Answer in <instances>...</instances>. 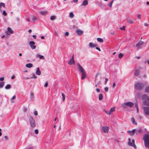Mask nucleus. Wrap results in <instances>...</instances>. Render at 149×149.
I'll use <instances>...</instances> for the list:
<instances>
[{
    "label": "nucleus",
    "mask_w": 149,
    "mask_h": 149,
    "mask_svg": "<svg viewBox=\"0 0 149 149\" xmlns=\"http://www.w3.org/2000/svg\"><path fill=\"white\" fill-rule=\"evenodd\" d=\"M143 139L145 147L149 149V134H145L143 136Z\"/></svg>",
    "instance_id": "f257e3e1"
},
{
    "label": "nucleus",
    "mask_w": 149,
    "mask_h": 149,
    "mask_svg": "<svg viewBox=\"0 0 149 149\" xmlns=\"http://www.w3.org/2000/svg\"><path fill=\"white\" fill-rule=\"evenodd\" d=\"M142 99L144 104L149 106V97L146 94H144L142 96Z\"/></svg>",
    "instance_id": "f03ea898"
},
{
    "label": "nucleus",
    "mask_w": 149,
    "mask_h": 149,
    "mask_svg": "<svg viewBox=\"0 0 149 149\" xmlns=\"http://www.w3.org/2000/svg\"><path fill=\"white\" fill-rule=\"evenodd\" d=\"M134 104L130 102H124L121 104V106L124 108H127L128 107L131 108L134 105Z\"/></svg>",
    "instance_id": "7ed1b4c3"
},
{
    "label": "nucleus",
    "mask_w": 149,
    "mask_h": 149,
    "mask_svg": "<svg viewBox=\"0 0 149 149\" xmlns=\"http://www.w3.org/2000/svg\"><path fill=\"white\" fill-rule=\"evenodd\" d=\"M29 118V123L31 127L33 128L35 127L36 125L35 120L31 116H30Z\"/></svg>",
    "instance_id": "20e7f679"
},
{
    "label": "nucleus",
    "mask_w": 149,
    "mask_h": 149,
    "mask_svg": "<svg viewBox=\"0 0 149 149\" xmlns=\"http://www.w3.org/2000/svg\"><path fill=\"white\" fill-rule=\"evenodd\" d=\"M134 86L136 89L141 90L143 86L139 82H136Z\"/></svg>",
    "instance_id": "39448f33"
},
{
    "label": "nucleus",
    "mask_w": 149,
    "mask_h": 149,
    "mask_svg": "<svg viewBox=\"0 0 149 149\" xmlns=\"http://www.w3.org/2000/svg\"><path fill=\"white\" fill-rule=\"evenodd\" d=\"M128 141L129 142L128 143V145L130 146H131L133 147L134 148L136 149V147L135 144L134 140L132 139V140L131 143V139H128Z\"/></svg>",
    "instance_id": "423d86ee"
},
{
    "label": "nucleus",
    "mask_w": 149,
    "mask_h": 149,
    "mask_svg": "<svg viewBox=\"0 0 149 149\" xmlns=\"http://www.w3.org/2000/svg\"><path fill=\"white\" fill-rule=\"evenodd\" d=\"M109 127L108 126H102L101 128V130L103 132L107 133L109 132Z\"/></svg>",
    "instance_id": "0eeeda50"
},
{
    "label": "nucleus",
    "mask_w": 149,
    "mask_h": 149,
    "mask_svg": "<svg viewBox=\"0 0 149 149\" xmlns=\"http://www.w3.org/2000/svg\"><path fill=\"white\" fill-rule=\"evenodd\" d=\"M143 109L145 115H146L149 116V107H144Z\"/></svg>",
    "instance_id": "6e6552de"
},
{
    "label": "nucleus",
    "mask_w": 149,
    "mask_h": 149,
    "mask_svg": "<svg viewBox=\"0 0 149 149\" xmlns=\"http://www.w3.org/2000/svg\"><path fill=\"white\" fill-rule=\"evenodd\" d=\"M35 43L34 41H31L29 42V45L32 49H35L36 48V46L35 45Z\"/></svg>",
    "instance_id": "1a4fd4ad"
},
{
    "label": "nucleus",
    "mask_w": 149,
    "mask_h": 149,
    "mask_svg": "<svg viewBox=\"0 0 149 149\" xmlns=\"http://www.w3.org/2000/svg\"><path fill=\"white\" fill-rule=\"evenodd\" d=\"M77 66L78 69L81 72V73L86 72L84 69L80 65L79 63H78L77 64Z\"/></svg>",
    "instance_id": "9d476101"
},
{
    "label": "nucleus",
    "mask_w": 149,
    "mask_h": 149,
    "mask_svg": "<svg viewBox=\"0 0 149 149\" xmlns=\"http://www.w3.org/2000/svg\"><path fill=\"white\" fill-rule=\"evenodd\" d=\"M143 42L142 41H139L136 45V47L137 48V49H139L141 48V46L143 44Z\"/></svg>",
    "instance_id": "9b49d317"
},
{
    "label": "nucleus",
    "mask_w": 149,
    "mask_h": 149,
    "mask_svg": "<svg viewBox=\"0 0 149 149\" xmlns=\"http://www.w3.org/2000/svg\"><path fill=\"white\" fill-rule=\"evenodd\" d=\"M7 30V31H6V33L7 35H9L10 33L13 34L14 33L13 31L10 27L8 28Z\"/></svg>",
    "instance_id": "f8f14e48"
},
{
    "label": "nucleus",
    "mask_w": 149,
    "mask_h": 149,
    "mask_svg": "<svg viewBox=\"0 0 149 149\" xmlns=\"http://www.w3.org/2000/svg\"><path fill=\"white\" fill-rule=\"evenodd\" d=\"M75 63L74 61V55H73L71 59L68 62V63L69 65H73Z\"/></svg>",
    "instance_id": "ddd939ff"
},
{
    "label": "nucleus",
    "mask_w": 149,
    "mask_h": 149,
    "mask_svg": "<svg viewBox=\"0 0 149 149\" xmlns=\"http://www.w3.org/2000/svg\"><path fill=\"white\" fill-rule=\"evenodd\" d=\"M135 132V129H134L132 131H128L127 132L131 136H132Z\"/></svg>",
    "instance_id": "4468645a"
},
{
    "label": "nucleus",
    "mask_w": 149,
    "mask_h": 149,
    "mask_svg": "<svg viewBox=\"0 0 149 149\" xmlns=\"http://www.w3.org/2000/svg\"><path fill=\"white\" fill-rule=\"evenodd\" d=\"M89 46L90 48H93L96 47L97 46V45L94 44L92 42H90L89 43Z\"/></svg>",
    "instance_id": "2eb2a0df"
},
{
    "label": "nucleus",
    "mask_w": 149,
    "mask_h": 149,
    "mask_svg": "<svg viewBox=\"0 0 149 149\" xmlns=\"http://www.w3.org/2000/svg\"><path fill=\"white\" fill-rule=\"evenodd\" d=\"M76 32L77 33V35L80 36L83 34V31L81 30L78 29L76 31Z\"/></svg>",
    "instance_id": "dca6fc26"
},
{
    "label": "nucleus",
    "mask_w": 149,
    "mask_h": 149,
    "mask_svg": "<svg viewBox=\"0 0 149 149\" xmlns=\"http://www.w3.org/2000/svg\"><path fill=\"white\" fill-rule=\"evenodd\" d=\"M36 74L40 75L41 74V72L39 68L38 67L36 68Z\"/></svg>",
    "instance_id": "f3484780"
},
{
    "label": "nucleus",
    "mask_w": 149,
    "mask_h": 149,
    "mask_svg": "<svg viewBox=\"0 0 149 149\" xmlns=\"http://www.w3.org/2000/svg\"><path fill=\"white\" fill-rule=\"evenodd\" d=\"M36 56L37 57H39L40 59H45V57L44 56L42 55H40L39 54H37L36 55Z\"/></svg>",
    "instance_id": "a211bd4d"
},
{
    "label": "nucleus",
    "mask_w": 149,
    "mask_h": 149,
    "mask_svg": "<svg viewBox=\"0 0 149 149\" xmlns=\"http://www.w3.org/2000/svg\"><path fill=\"white\" fill-rule=\"evenodd\" d=\"M86 77V72L82 73L81 79H84Z\"/></svg>",
    "instance_id": "6ab92c4d"
},
{
    "label": "nucleus",
    "mask_w": 149,
    "mask_h": 149,
    "mask_svg": "<svg viewBox=\"0 0 149 149\" xmlns=\"http://www.w3.org/2000/svg\"><path fill=\"white\" fill-rule=\"evenodd\" d=\"M141 129H135V133L136 135H138L140 134L141 132Z\"/></svg>",
    "instance_id": "aec40b11"
},
{
    "label": "nucleus",
    "mask_w": 149,
    "mask_h": 149,
    "mask_svg": "<svg viewBox=\"0 0 149 149\" xmlns=\"http://www.w3.org/2000/svg\"><path fill=\"white\" fill-rule=\"evenodd\" d=\"M88 4V1L86 0H84L82 2L81 6H86Z\"/></svg>",
    "instance_id": "412c9836"
},
{
    "label": "nucleus",
    "mask_w": 149,
    "mask_h": 149,
    "mask_svg": "<svg viewBox=\"0 0 149 149\" xmlns=\"http://www.w3.org/2000/svg\"><path fill=\"white\" fill-rule=\"evenodd\" d=\"M30 97V99L31 100H33L34 98V94L33 93H32V92L31 93Z\"/></svg>",
    "instance_id": "4be33fe9"
},
{
    "label": "nucleus",
    "mask_w": 149,
    "mask_h": 149,
    "mask_svg": "<svg viewBox=\"0 0 149 149\" xmlns=\"http://www.w3.org/2000/svg\"><path fill=\"white\" fill-rule=\"evenodd\" d=\"M31 76V79H36L37 78V76H36L34 73H32Z\"/></svg>",
    "instance_id": "5701e85b"
},
{
    "label": "nucleus",
    "mask_w": 149,
    "mask_h": 149,
    "mask_svg": "<svg viewBox=\"0 0 149 149\" xmlns=\"http://www.w3.org/2000/svg\"><path fill=\"white\" fill-rule=\"evenodd\" d=\"M26 66L28 68H31L33 66V65L31 63H28L26 65Z\"/></svg>",
    "instance_id": "b1692460"
},
{
    "label": "nucleus",
    "mask_w": 149,
    "mask_h": 149,
    "mask_svg": "<svg viewBox=\"0 0 149 149\" xmlns=\"http://www.w3.org/2000/svg\"><path fill=\"white\" fill-rule=\"evenodd\" d=\"M2 15L4 17H6L7 15V13L5 10H4L2 13Z\"/></svg>",
    "instance_id": "393cba45"
},
{
    "label": "nucleus",
    "mask_w": 149,
    "mask_h": 149,
    "mask_svg": "<svg viewBox=\"0 0 149 149\" xmlns=\"http://www.w3.org/2000/svg\"><path fill=\"white\" fill-rule=\"evenodd\" d=\"M47 13V11H41L40 12V13L42 15H45Z\"/></svg>",
    "instance_id": "a878e982"
},
{
    "label": "nucleus",
    "mask_w": 149,
    "mask_h": 149,
    "mask_svg": "<svg viewBox=\"0 0 149 149\" xmlns=\"http://www.w3.org/2000/svg\"><path fill=\"white\" fill-rule=\"evenodd\" d=\"M11 87V85L10 84H7L6 85V86L5 87V88L6 89H9Z\"/></svg>",
    "instance_id": "bb28decb"
},
{
    "label": "nucleus",
    "mask_w": 149,
    "mask_h": 149,
    "mask_svg": "<svg viewBox=\"0 0 149 149\" xmlns=\"http://www.w3.org/2000/svg\"><path fill=\"white\" fill-rule=\"evenodd\" d=\"M103 99V95L102 94H100L99 96V99L100 100H101Z\"/></svg>",
    "instance_id": "cd10ccee"
},
{
    "label": "nucleus",
    "mask_w": 149,
    "mask_h": 149,
    "mask_svg": "<svg viewBox=\"0 0 149 149\" xmlns=\"http://www.w3.org/2000/svg\"><path fill=\"white\" fill-rule=\"evenodd\" d=\"M131 121L132 122V123L134 125H136L137 123L135 121L134 118H132L131 119Z\"/></svg>",
    "instance_id": "c85d7f7f"
},
{
    "label": "nucleus",
    "mask_w": 149,
    "mask_h": 149,
    "mask_svg": "<svg viewBox=\"0 0 149 149\" xmlns=\"http://www.w3.org/2000/svg\"><path fill=\"white\" fill-rule=\"evenodd\" d=\"M104 111L106 113L107 115H110L111 113L110 111V110L109 111H107L106 110H104Z\"/></svg>",
    "instance_id": "c756f323"
},
{
    "label": "nucleus",
    "mask_w": 149,
    "mask_h": 149,
    "mask_svg": "<svg viewBox=\"0 0 149 149\" xmlns=\"http://www.w3.org/2000/svg\"><path fill=\"white\" fill-rule=\"evenodd\" d=\"M128 22H129V23L130 24H133L134 22L131 19H130L127 20Z\"/></svg>",
    "instance_id": "7c9ffc66"
},
{
    "label": "nucleus",
    "mask_w": 149,
    "mask_h": 149,
    "mask_svg": "<svg viewBox=\"0 0 149 149\" xmlns=\"http://www.w3.org/2000/svg\"><path fill=\"white\" fill-rule=\"evenodd\" d=\"M56 19V16L55 15L52 16L50 17V19L52 20H55Z\"/></svg>",
    "instance_id": "2f4dec72"
},
{
    "label": "nucleus",
    "mask_w": 149,
    "mask_h": 149,
    "mask_svg": "<svg viewBox=\"0 0 149 149\" xmlns=\"http://www.w3.org/2000/svg\"><path fill=\"white\" fill-rule=\"evenodd\" d=\"M139 71L138 70H136L135 71V73H134V74L136 76H138L139 75Z\"/></svg>",
    "instance_id": "473e14b6"
},
{
    "label": "nucleus",
    "mask_w": 149,
    "mask_h": 149,
    "mask_svg": "<svg viewBox=\"0 0 149 149\" xmlns=\"http://www.w3.org/2000/svg\"><path fill=\"white\" fill-rule=\"evenodd\" d=\"M69 17L70 18H73L74 16V15L72 12H70L69 14Z\"/></svg>",
    "instance_id": "72a5a7b5"
},
{
    "label": "nucleus",
    "mask_w": 149,
    "mask_h": 149,
    "mask_svg": "<svg viewBox=\"0 0 149 149\" xmlns=\"http://www.w3.org/2000/svg\"><path fill=\"white\" fill-rule=\"evenodd\" d=\"M16 97L14 95L13 97L10 100V102L12 103L13 102V100L15 99Z\"/></svg>",
    "instance_id": "f704fd0d"
},
{
    "label": "nucleus",
    "mask_w": 149,
    "mask_h": 149,
    "mask_svg": "<svg viewBox=\"0 0 149 149\" xmlns=\"http://www.w3.org/2000/svg\"><path fill=\"white\" fill-rule=\"evenodd\" d=\"M97 40L98 41L100 42H103V40L100 38H97Z\"/></svg>",
    "instance_id": "c9c22d12"
},
{
    "label": "nucleus",
    "mask_w": 149,
    "mask_h": 149,
    "mask_svg": "<svg viewBox=\"0 0 149 149\" xmlns=\"http://www.w3.org/2000/svg\"><path fill=\"white\" fill-rule=\"evenodd\" d=\"M113 2V1H112L109 4H108V6H109L111 8V7L112 4Z\"/></svg>",
    "instance_id": "e433bc0d"
},
{
    "label": "nucleus",
    "mask_w": 149,
    "mask_h": 149,
    "mask_svg": "<svg viewBox=\"0 0 149 149\" xmlns=\"http://www.w3.org/2000/svg\"><path fill=\"white\" fill-rule=\"evenodd\" d=\"M145 91L147 92H149V86L146 87L145 88Z\"/></svg>",
    "instance_id": "4c0bfd02"
},
{
    "label": "nucleus",
    "mask_w": 149,
    "mask_h": 149,
    "mask_svg": "<svg viewBox=\"0 0 149 149\" xmlns=\"http://www.w3.org/2000/svg\"><path fill=\"white\" fill-rule=\"evenodd\" d=\"M123 54L121 53H120L118 55V57L119 58H121L123 56Z\"/></svg>",
    "instance_id": "58836bf2"
},
{
    "label": "nucleus",
    "mask_w": 149,
    "mask_h": 149,
    "mask_svg": "<svg viewBox=\"0 0 149 149\" xmlns=\"http://www.w3.org/2000/svg\"><path fill=\"white\" fill-rule=\"evenodd\" d=\"M32 20L34 22L36 21L37 20L36 17L34 16H33L32 17Z\"/></svg>",
    "instance_id": "ea45409f"
},
{
    "label": "nucleus",
    "mask_w": 149,
    "mask_h": 149,
    "mask_svg": "<svg viewBox=\"0 0 149 149\" xmlns=\"http://www.w3.org/2000/svg\"><path fill=\"white\" fill-rule=\"evenodd\" d=\"M115 107L111 108L110 110V111L111 113L114 111H115Z\"/></svg>",
    "instance_id": "a19ab883"
},
{
    "label": "nucleus",
    "mask_w": 149,
    "mask_h": 149,
    "mask_svg": "<svg viewBox=\"0 0 149 149\" xmlns=\"http://www.w3.org/2000/svg\"><path fill=\"white\" fill-rule=\"evenodd\" d=\"M62 96L63 97V101L65 100V95L64 93H62Z\"/></svg>",
    "instance_id": "79ce46f5"
},
{
    "label": "nucleus",
    "mask_w": 149,
    "mask_h": 149,
    "mask_svg": "<svg viewBox=\"0 0 149 149\" xmlns=\"http://www.w3.org/2000/svg\"><path fill=\"white\" fill-rule=\"evenodd\" d=\"M2 6L3 8H5V4L3 3H1V6Z\"/></svg>",
    "instance_id": "37998d69"
},
{
    "label": "nucleus",
    "mask_w": 149,
    "mask_h": 149,
    "mask_svg": "<svg viewBox=\"0 0 149 149\" xmlns=\"http://www.w3.org/2000/svg\"><path fill=\"white\" fill-rule=\"evenodd\" d=\"M4 84V83L3 81L1 82V88L3 87Z\"/></svg>",
    "instance_id": "c03bdc74"
},
{
    "label": "nucleus",
    "mask_w": 149,
    "mask_h": 149,
    "mask_svg": "<svg viewBox=\"0 0 149 149\" xmlns=\"http://www.w3.org/2000/svg\"><path fill=\"white\" fill-rule=\"evenodd\" d=\"M8 137L6 136H5L4 137L3 140L5 141H7L8 140Z\"/></svg>",
    "instance_id": "a18cd8bd"
},
{
    "label": "nucleus",
    "mask_w": 149,
    "mask_h": 149,
    "mask_svg": "<svg viewBox=\"0 0 149 149\" xmlns=\"http://www.w3.org/2000/svg\"><path fill=\"white\" fill-rule=\"evenodd\" d=\"M135 107H136L137 112L138 113L139 111V109L138 105H136V106H135Z\"/></svg>",
    "instance_id": "49530a36"
},
{
    "label": "nucleus",
    "mask_w": 149,
    "mask_h": 149,
    "mask_svg": "<svg viewBox=\"0 0 149 149\" xmlns=\"http://www.w3.org/2000/svg\"><path fill=\"white\" fill-rule=\"evenodd\" d=\"M104 89L106 92H107L108 91L109 88L107 87H105L104 88Z\"/></svg>",
    "instance_id": "de8ad7c7"
},
{
    "label": "nucleus",
    "mask_w": 149,
    "mask_h": 149,
    "mask_svg": "<svg viewBox=\"0 0 149 149\" xmlns=\"http://www.w3.org/2000/svg\"><path fill=\"white\" fill-rule=\"evenodd\" d=\"M34 132L36 134H38V129H35L34 130Z\"/></svg>",
    "instance_id": "09e8293b"
},
{
    "label": "nucleus",
    "mask_w": 149,
    "mask_h": 149,
    "mask_svg": "<svg viewBox=\"0 0 149 149\" xmlns=\"http://www.w3.org/2000/svg\"><path fill=\"white\" fill-rule=\"evenodd\" d=\"M34 114L35 116H37L38 114L37 111H34Z\"/></svg>",
    "instance_id": "8fccbe9b"
},
{
    "label": "nucleus",
    "mask_w": 149,
    "mask_h": 149,
    "mask_svg": "<svg viewBox=\"0 0 149 149\" xmlns=\"http://www.w3.org/2000/svg\"><path fill=\"white\" fill-rule=\"evenodd\" d=\"M137 17L139 19H140L141 18V15L140 14H138L137 15Z\"/></svg>",
    "instance_id": "3c124183"
},
{
    "label": "nucleus",
    "mask_w": 149,
    "mask_h": 149,
    "mask_svg": "<svg viewBox=\"0 0 149 149\" xmlns=\"http://www.w3.org/2000/svg\"><path fill=\"white\" fill-rule=\"evenodd\" d=\"M69 35V33L68 32H66L65 33V35L66 36H68Z\"/></svg>",
    "instance_id": "603ef678"
},
{
    "label": "nucleus",
    "mask_w": 149,
    "mask_h": 149,
    "mask_svg": "<svg viewBox=\"0 0 149 149\" xmlns=\"http://www.w3.org/2000/svg\"><path fill=\"white\" fill-rule=\"evenodd\" d=\"M108 81V79L107 78H106L105 79V85L107 83Z\"/></svg>",
    "instance_id": "864d4df0"
},
{
    "label": "nucleus",
    "mask_w": 149,
    "mask_h": 149,
    "mask_svg": "<svg viewBox=\"0 0 149 149\" xmlns=\"http://www.w3.org/2000/svg\"><path fill=\"white\" fill-rule=\"evenodd\" d=\"M48 86V83L47 82H46L44 85V87H47Z\"/></svg>",
    "instance_id": "5fc2aeb1"
},
{
    "label": "nucleus",
    "mask_w": 149,
    "mask_h": 149,
    "mask_svg": "<svg viewBox=\"0 0 149 149\" xmlns=\"http://www.w3.org/2000/svg\"><path fill=\"white\" fill-rule=\"evenodd\" d=\"M125 26H123L122 27L120 28V29L122 30H125Z\"/></svg>",
    "instance_id": "6e6d98bb"
},
{
    "label": "nucleus",
    "mask_w": 149,
    "mask_h": 149,
    "mask_svg": "<svg viewBox=\"0 0 149 149\" xmlns=\"http://www.w3.org/2000/svg\"><path fill=\"white\" fill-rule=\"evenodd\" d=\"M4 37H5L6 39L7 38V36L3 35L1 37V38H3Z\"/></svg>",
    "instance_id": "4d7b16f0"
},
{
    "label": "nucleus",
    "mask_w": 149,
    "mask_h": 149,
    "mask_svg": "<svg viewBox=\"0 0 149 149\" xmlns=\"http://www.w3.org/2000/svg\"><path fill=\"white\" fill-rule=\"evenodd\" d=\"M27 109L26 108H24L23 109V111L24 112H26L27 111Z\"/></svg>",
    "instance_id": "13d9d810"
},
{
    "label": "nucleus",
    "mask_w": 149,
    "mask_h": 149,
    "mask_svg": "<svg viewBox=\"0 0 149 149\" xmlns=\"http://www.w3.org/2000/svg\"><path fill=\"white\" fill-rule=\"evenodd\" d=\"M96 91H97V92L98 93H99L100 92V90L98 88H97L96 89Z\"/></svg>",
    "instance_id": "bf43d9fd"
},
{
    "label": "nucleus",
    "mask_w": 149,
    "mask_h": 149,
    "mask_svg": "<svg viewBox=\"0 0 149 149\" xmlns=\"http://www.w3.org/2000/svg\"><path fill=\"white\" fill-rule=\"evenodd\" d=\"M96 49H97V50H98L99 51H101L100 49V48H98L97 47H96Z\"/></svg>",
    "instance_id": "052dcab7"
},
{
    "label": "nucleus",
    "mask_w": 149,
    "mask_h": 149,
    "mask_svg": "<svg viewBox=\"0 0 149 149\" xmlns=\"http://www.w3.org/2000/svg\"><path fill=\"white\" fill-rule=\"evenodd\" d=\"M73 1L74 3H76L78 2V0H73Z\"/></svg>",
    "instance_id": "680f3d73"
},
{
    "label": "nucleus",
    "mask_w": 149,
    "mask_h": 149,
    "mask_svg": "<svg viewBox=\"0 0 149 149\" xmlns=\"http://www.w3.org/2000/svg\"><path fill=\"white\" fill-rule=\"evenodd\" d=\"M24 79H30V78L28 77H24Z\"/></svg>",
    "instance_id": "e2e57ef3"
},
{
    "label": "nucleus",
    "mask_w": 149,
    "mask_h": 149,
    "mask_svg": "<svg viewBox=\"0 0 149 149\" xmlns=\"http://www.w3.org/2000/svg\"><path fill=\"white\" fill-rule=\"evenodd\" d=\"M55 35L56 36H58V34L57 33V32L56 31H55Z\"/></svg>",
    "instance_id": "0e129e2a"
},
{
    "label": "nucleus",
    "mask_w": 149,
    "mask_h": 149,
    "mask_svg": "<svg viewBox=\"0 0 149 149\" xmlns=\"http://www.w3.org/2000/svg\"><path fill=\"white\" fill-rule=\"evenodd\" d=\"M15 78V77L14 76H12L11 77V79H14Z\"/></svg>",
    "instance_id": "69168bd1"
},
{
    "label": "nucleus",
    "mask_w": 149,
    "mask_h": 149,
    "mask_svg": "<svg viewBox=\"0 0 149 149\" xmlns=\"http://www.w3.org/2000/svg\"><path fill=\"white\" fill-rule=\"evenodd\" d=\"M4 77H1V81H3L4 80Z\"/></svg>",
    "instance_id": "338daca9"
},
{
    "label": "nucleus",
    "mask_w": 149,
    "mask_h": 149,
    "mask_svg": "<svg viewBox=\"0 0 149 149\" xmlns=\"http://www.w3.org/2000/svg\"><path fill=\"white\" fill-rule=\"evenodd\" d=\"M115 86V83L114 82L113 84V85L112 86V87L114 88Z\"/></svg>",
    "instance_id": "774afa93"
}]
</instances>
